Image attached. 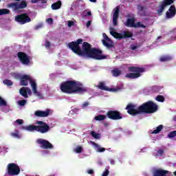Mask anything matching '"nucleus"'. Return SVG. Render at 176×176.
I'll return each instance as SVG.
<instances>
[{
  "label": "nucleus",
  "mask_w": 176,
  "mask_h": 176,
  "mask_svg": "<svg viewBox=\"0 0 176 176\" xmlns=\"http://www.w3.org/2000/svg\"><path fill=\"white\" fill-rule=\"evenodd\" d=\"M83 42V39L78 38L76 41H72L68 43V47L71 49L73 53L80 57H88L94 60H105L107 56L102 55V51L97 48H92L90 43ZM82 45V47H80Z\"/></svg>",
  "instance_id": "f257e3e1"
},
{
  "label": "nucleus",
  "mask_w": 176,
  "mask_h": 176,
  "mask_svg": "<svg viewBox=\"0 0 176 176\" xmlns=\"http://www.w3.org/2000/svg\"><path fill=\"white\" fill-rule=\"evenodd\" d=\"M136 108L137 106L135 104L129 103L126 105L125 109L127 111V113L131 116H137V115H140V113H155L158 109L157 104L151 100L143 103Z\"/></svg>",
  "instance_id": "f03ea898"
},
{
  "label": "nucleus",
  "mask_w": 176,
  "mask_h": 176,
  "mask_svg": "<svg viewBox=\"0 0 176 176\" xmlns=\"http://www.w3.org/2000/svg\"><path fill=\"white\" fill-rule=\"evenodd\" d=\"M60 89L63 93H66V94H74V93L83 94L87 91V87L76 80L63 82L60 84Z\"/></svg>",
  "instance_id": "7ed1b4c3"
},
{
  "label": "nucleus",
  "mask_w": 176,
  "mask_h": 176,
  "mask_svg": "<svg viewBox=\"0 0 176 176\" xmlns=\"http://www.w3.org/2000/svg\"><path fill=\"white\" fill-rule=\"evenodd\" d=\"M36 124H38V126L34 124L27 126L25 130H28V131H37L41 134H45L50 130V126L43 121H36Z\"/></svg>",
  "instance_id": "20e7f679"
},
{
  "label": "nucleus",
  "mask_w": 176,
  "mask_h": 176,
  "mask_svg": "<svg viewBox=\"0 0 176 176\" xmlns=\"http://www.w3.org/2000/svg\"><path fill=\"white\" fill-rule=\"evenodd\" d=\"M128 71L133 73H127L125 75V78H127L128 79H138V78H140L142 74H144L146 70L144 67L132 66L128 67Z\"/></svg>",
  "instance_id": "39448f33"
},
{
  "label": "nucleus",
  "mask_w": 176,
  "mask_h": 176,
  "mask_svg": "<svg viewBox=\"0 0 176 176\" xmlns=\"http://www.w3.org/2000/svg\"><path fill=\"white\" fill-rule=\"evenodd\" d=\"M20 79H21V86H28V80H30L32 90L34 94H35L38 97H41V96H42L41 93L38 92V91L36 90V82L34 81L31 78V77H30V76L23 75L21 76Z\"/></svg>",
  "instance_id": "423d86ee"
},
{
  "label": "nucleus",
  "mask_w": 176,
  "mask_h": 176,
  "mask_svg": "<svg viewBox=\"0 0 176 176\" xmlns=\"http://www.w3.org/2000/svg\"><path fill=\"white\" fill-rule=\"evenodd\" d=\"M6 174L11 176L19 175L20 174V166L16 163L8 164Z\"/></svg>",
  "instance_id": "0eeeda50"
},
{
  "label": "nucleus",
  "mask_w": 176,
  "mask_h": 176,
  "mask_svg": "<svg viewBox=\"0 0 176 176\" xmlns=\"http://www.w3.org/2000/svg\"><path fill=\"white\" fill-rule=\"evenodd\" d=\"M15 21L23 25L27 23H31V18L27 13H22L15 16Z\"/></svg>",
  "instance_id": "6e6552de"
},
{
  "label": "nucleus",
  "mask_w": 176,
  "mask_h": 176,
  "mask_svg": "<svg viewBox=\"0 0 176 176\" xmlns=\"http://www.w3.org/2000/svg\"><path fill=\"white\" fill-rule=\"evenodd\" d=\"M110 34L116 39H126L127 38H133V32L129 31H124L122 33L111 32Z\"/></svg>",
  "instance_id": "1a4fd4ad"
},
{
  "label": "nucleus",
  "mask_w": 176,
  "mask_h": 176,
  "mask_svg": "<svg viewBox=\"0 0 176 176\" xmlns=\"http://www.w3.org/2000/svg\"><path fill=\"white\" fill-rule=\"evenodd\" d=\"M174 1L175 0H164L160 3L159 8L157 10V13L160 16H162V13L164 12V9H166V6L170 5H173L174 3Z\"/></svg>",
  "instance_id": "9d476101"
},
{
  "label": "nucleus",
  "mask_w": 176,
  "mask_h": 176,
  "mask_svg": "<svg viewBox=\"0 0 176 176\" xmlns=\"http://www.w3.org/2000/svg\"><path fill=\"white\" fill-rule=\"evenodd\" d=\"M106 116H107V118L111 120H120V119H123L122 113L116 110H111L107 111Z\"/></svg>",
  "instance_id": "9b49d317"
},
{
  "label": "nucleus",
  "mask_w": 176,
  "mask_h": 176,
  "mask_svg": "<svg viewBox=\"0 0 176 176\" xmlns=\"http://www.w3.org/2000/svg\"><path fill=\"white\" fill-rule=\"evenodd\" d=\"M36 144L40 145L42 149H53L54 148L53 144H52V143L49 142V141L45 139H37Z\"/></svg>",
  "instance_id": "f8f14e48"
},
{
  "label": "nucleus",
  "mask_w": 176,
  "mask_h": 176,
  "mask_svg": "<svg viewBox=\"0 0 176 176\" xmlns=\"http://www.w3.org/2000/svg\"><path fill=\"white\" fill-rule=\"evenodd\" d=\"M18 58L23 65H28L30 63V56L25 52H19L17 53Z\"/></svg>",
  "instance_id": "ddd939ff"
},
{
  "label": "nucleus",
  "mask_w": 176,
  "mask_h": 176,
  "mask_svg": "<svg viewBox=\"0 0 176 176\" xmlns=\"http://www.w3.org/2000/svg\"><path fill=\"white\" fill-rule=\"evenodd\" d=\"M104 39L102 40V45H104L106 47H108L109 49L111 47H113V41L108 36L107 34L103 33L102 34Z\"/></svg>",
  "instance_id": "4468645a"
},
{
  "label": "nucleus",
  "mask_w": 176,
  "mask_h": 176,
  "mask_svg": "<svg viewBox=\"0 0 176 176\" xmlns=\"http://www.w3.org/2000/svg\"><path fill=\"white\" fill-rule=\"evenodd\" d=\"M34 115L37 118H47L50 115V109H47L45 111L41 110L36 111Z\"/></svg>",
  "instance_id": "2eb2a0df"
},
{
  "label": "nucleus",
  "mask_w": 176,
  "mask_h": 176,
  "mask_svg": "<svg viewBox=\"0 0 176 176\" xmlns=\"http://www.w3.org/2000/svg\"><path fill=\"white\" fill-rule=\"evenodd\" d=\"M176 14L175 6H170L168 11L166 12V19H173Z\"/></svg>",
  "instance_id": "dca6fc26"
},
{
  "label": "nucleus",
  "mask_w": 176,
  "mask_h": 176,
  "mask_svg": "<svg viewBox=\"0 0 176 176\" xmlns=\"http://www.w3.org/2000/svg\"><path fill=\"white\" fill-rule=\"evenodd\" d=\"M120 12V10L119 8V6L116 7V10L113 14V25H118V19H119V12Z\"/></svg>",
  "instance_id": "f3484780"
},
{
  "label": "nucleus",
  "mask_w": 176,
  "mask_h": 176,
  "mask_svg": "<svg viewBox=\"0 0 176 176\" xmlns=\"http://www.w3.org/2000/svg\"><path fill=\"white\" fill-rule=\"evenodd\" d=\"M97 87H98L100 90H104V91H113V89L109 88L103 82H100L99 85H97Z\"/></svg>",
  "instance_id": "a211bd4d"
},
{
  "label": "nucleus",
  "mask_w": 176,
  "mask_h": 176,
  "mask_svg": "<svg viewBox=\"0 0 176 176\" xmlns=\"http://www.w3.org/2000/svg\"><path fill=\"white\" fill-rule=\"evenodd\" d=\"M135 21V19H134V18L128 19L126 20V22L125 23L126 27H131V28H135V27H136Z\"/></svg>",
  "instance_id": "6ab92c4d"
},
{
  "label": "nucleus",
  "mask_w": 176,
  "mask_h": 176,
  "mask_svg": "<svg viewBox=\"0 0 176 176\" xmlns=\"http://www.w3.org/2000/svg\"><path fill=\"white\" fill-rule=\"evenodd\" d=\"M62 6L63 3H61V1H58L56 3H52L51 8L52 10H58V9H60Z\"/></svg>",
  "instance_id": "aec40b11"
},
{
  "label": "nucleus",
  "mask_w": 176,
  "mask_h": 176,
  "mask_svg": "<svg viewBox=\"0 0 176 176\" xmlns=\"http://www.w3.org/2000/svg\"><path fill=\"white\" fill-rule=\"evenodd\" d=\"M171 60H173V56H170V55H164L160 57V61H161V63H166L167 61H171Z\"/></svg>",
  "instance_id": "412c9836"
},
{
  "label": "nucleus",
  "mask_w": 176,
  "mask_h": 176,
  "mask_svg": "<svg viewBox=\"0 0 176 176\" xmlns=\"http://www.w3.org/2000/svg\"><path fill=\"white\" fill-rule=\"evenodd\" d=\"M91 144L95 146V148H97L96 151L99 152L100 153L102 152H105V148L104 147H100V145H98L97 143L94 142H91Z\"/></svg>",
  "instance_id": "4be33fe9"
},
{
  "label": "nucleus",
  "mask_w": 176,
  "mask_h": 176,
  "mask_svg": "<svg viewBox=\"0 0 176 176\" xmlns=\"http://www.w3.org/2000/svg\"><path fill=\"white\" fill-rule=\"evenodd\" d=\"M95 120L98 122H102V120H105L107 119V116L105 115H98L94 118Z\"/></svg>",
  "instance_id": "5701e85b"
},
{
  "label": "nucleus",
  "mask_w": 176,
  "mask_h": 176,
  "mask_svg": "<svg viewBox=\"0 0 176 176\" xmlns=\"http://www.w3.org/2000/svg\"><path fill=\"white\" fill-rule=\"evenodd\" d=\"M111 74H113V76L118 78V76L122 74V71L118 69H114L111 71Z\"/></svg>",
  "instance_id": "b1692460"
},
{
  "label": "nucleus",
  "mask_w": 176,
  "mask_h": 176,
  "mask_svg": "<svg viewBox=\"0 0 176 176\" xmlns=\"http://www.w3.org/2000/svg\"><path fill=\"white\" fill-rule=\"evenodd\" d=\"M91 137L95 138V140H100L101 138V134L96 133V131H92L90 132Z\"/></svg>",
  "instance_id": "393cba45"
},
{
  "label": "nucleus",
  "mask_w": 176,
  "mask_h": 176,
  "mask_svg": "<svg viewBox=\"0 0 176 176\" xmlns=\"http://www.w3.org/2000/svg\"><path fill=\"white\" fill-rule=\"evenodd\" d=\"M19 93L21 96L25 97V98H28V95L27 94V91H25V88L23 87L20 89Z\"/></svg>",
  "instance_id": "a878e982"
},
{
  "label": "nucleus",
  "mask_w": 176,
  "mask_h": 176,
  "mask_svg": "<svg viewBox=\"0 0 176 176\" xmlns=\"http://www.w3.org/2000/svg\"><path fill=\"white\" fill-rule=\"evenodd\" d=\"M161 130H163V125H159L156 129H155L153 132L152 134H159Z\"/></svg>",
  "instance_id": "bb28decb"
},
{
  "label": "nucleus",
  "mask_w": 176,
  "mask_h": 176,
  "mask_svg": "<svg viewBox=\"0 0 176 176\" xmlns=\"http://www.w3.org/2000/svg\"><path fill=\"white\" fill-rule=\"evenodd\" d=\"M9 13H10V10H9L8 9H1L0 10V16H2L3 14H9Z\"/></svg>",
  "instance_id": "cd10ccee"
},
{
  "label": "nucleus",
  "mask_w": 176,
  "mask_h": 176,
  "mask_svg": "<svg viewBox=\"0 0 176 176\" xmlns=\"http://www.w3.org/2000/svg\"><path fill=\"white\" fill-rule=\"evenodd\" d=\"M82 17H86V16H91V11H88V10H84L82 13Z\"/></svg>",
  "instance_id": "c85d7f7f"
},
{
  "label": "nucleus",
  "mask_w": 176,
  "mask_h": 176,
  "mask_svg": "<svg viewBox=\"0 0 176 176\" xmlns=\"http://www.w3.org/2000/svg\"><path fill=\"white\" fill-rule=\"evenodd\" d=\"M6 86H13V82L10 80L6 79L3 81Z\"/></svg>",
  "instance_id": "c756f323"
},
{
  "label": "nucleus",
  "mask_w": 176,
  "mask_h": 176,
  "mask_svg": "<svg viewBox=\"0 0 176 176\" xmlns=\"http://www.w3.org/2000/svg\"><path fill=\"white\" fill-rule=\"evenodd\" d=\"M155 100L158 101V102H164V96L158 95Z\"/></svg>",
  "instance_id": "7c9ffc66"
},
{
  "label": "nucleus",
  "mask_w": 176,
  "mask_h": 176,
  "mask_svg": "<svg viewBox=\"0 0 176 176\" xmlns=\"http://www.w3.org/2000/svg\"><path fill=\"white\" fill-rule=\"evenodd\" d=\"M8 103L6 102V101L0 96V107H6Z\"/></svg>",
  "instance_id": "2f4dec72"
},
{
  "label": "nucleus",
  "mask_w": 176,
  "mask_h": 176,
  "mask_svg": "<svg viewBox=\"0 0 176 176\" xmlns=\"http://www.w3.org/2000/svg\"><path fill=\"white\" fill-rule=\"evenodd\" d=\"M75 152H76V153H82V152H83V148L80 146H78L75 148Z\"/></svg>",
  "instance_id": "473e14b6"
},
{
  "label": "nucleus",
  "mask_w": 176,
  "mask_h": 176,
  "mask_svg": "<svg viewBox=\"0 0 176 176\" xmlns=\"http://www.w3.org/2000/svg\"><path fill=\"white\" fill-rule=\"evenodd\" d=\"M138 27H140V28H146V26L144 24H142L141 22H138L135 24V28H138Z\"/></svg>",
  "instance_id": "72a5a7b5"
},
{
  "label": "nucleus",
  "mask_w": 176,
  "mask_h": 176,
  "mask_svg": "<svg viewBox=\"0 0 176 176\" xmlns=\"http://www.w3.org/2000/svg\"><path fill=\"white\" fill-rule=\"evenodd\" d=\"M168 138H174L176 137V131H171L168 135Z\"/></svg>",
  "instance_id": "f704fd0d"
},
{
  "label": "nucleus",
  "mask_w": 176,
  "mask_h": 176,
  "mask_svg": "<svg viewBox=\"0 0 176 176\" xmlns=\"http://www.w3.org/2000/svg\"><path fill=\"white\" fill-rule=\"evenodd\" d=\"M11 137H14V138H20V135H19V131H16V133H11Z\"/></svg>",
  "instance_id": "c9c22d12"
},
{
  "label": "nucleus",
  "mask_w": 176,
  "mask_h": 176,
  "mask_svg": "<svg viewBox=\"0 0 176 176\" xmlns=\"http://www.w3.org/2000/svg\"><path fill=\"white\" fill-rule=\"evenodd\" d=\"M18 104L19 105H20V107H24V105L27 104V100H19L18 101Z\"/></svg>",
  "instance_id": "e433bc0d"
},
{
  "label": "nucleus",
  "mask_w": 176,
  "mask_h": 176,
  "mask_svg": "<svg viewBox=\"0 0 176 176\" xmlns=\"http://www.w3.org/2000/svg\"><path fill=\"white\" fill-rule=\"evenodd\" d=\"M144 9L146 10L147 9L146 7H144L142 5H138V12H142V11H144Z\"/></svg>",
  "instance_id": "4c0bfd02"
},
{
  "label": "nucleus",
  "mask_w": 176,
  "mask_h": 176,
  "mask_svg": "<svg viewBox=\"0 0 176 176\" xmlns=\"http://www.w3.org/2000/svg\"><path fill=\"white\" fill-rule=\"evenodd\" d=\"M44 45H45V47H46L47 49L50 48V46H52V43H50V41H47V40L45 41V43Z\"/></svg>",
  "instance_id": "58836bf2"
},
{
  "label": "nucleus",
  "mask_w": 176,
  "mask_h": 176,
  "mask_svg": "<svg viewBox=\"0 0 176 176\" xmlns=\"http://www.w3.org/2000/svg\"><path fill=\"white\" fill-rule=\"evenodd\" d=\"M89 105H90V103L89 102H85L82 104V109H85V108H87V107H89Z\"/></svg>",
  "instance_id": "ea45409f"
},
{
  "label": "nucleus",
  "mask_w": 176,
  "mask_h": 176,
  "mask_svg": "<svg viewBox=\"0 0 176 176\" xmlns=\"http://www.w3.org/2000/svg\"><path fill=\"white\" fill-rule=\"evenodd\" d=\"M109 175V170L108 169H105V170L102 173V176H108Z\"/></svg>",
  "instance_id": "a19ab883"
},
{
  "label": "nucleus",
  "mask_w": 176,
  "mask_h": 176,
  "mask_svg": "<svg viewBox=\"0 0 176 176\" xmlns=\"http://www.w3.org/2000/svg\"><path fill=\"white\" fill-rule=\"evenodd\" d=\"M25 90L27 94H32V92L31 91V89H30L29 87H25Z\"/></svg>",
  "instance_id": "79ce46f5"
},
{
  "label": "nucleus",
  "mask_w": 176,
  "mask_h": 176,
  "mask_svg": "<svg viewBox=\"0 0 176 176\" xmlns=\"http://www.w3.org/2000/svg\"><path fill=\"white\" fill-rule=\"evenodd\" d=\"M47 23H48V24H53V19L52 18H48L46 19Z\"/></svg>",
  "instance_id": "37998d69"
},
{
  "label": "nucleus",
  "mask_w": 176,
  "mask_h": 176,
  "mask_svg": "<svg viewBox=\"0 0 176 176\" xmlns=\"http://www.w3.org/2000/svg\"><path fill=\"white\" fill-rule=\"evenodd\" d=\"M16 123H18V124H23V123H24V121L21 119H18L16 120Z\"/></svg>",
  "instance_id": "c03bdc74"
},
{
  "label": "nucleus",
  "mask_w": 176,
  "mask_h": 176,
  "mask_svg": "<svg viewBox=\"0 0 176 176\" xmlns=\"http://www.w3.org/2000/svg\"><path fill=\"white\" fill-rule=\"evenodd\" d=\"M72 114L74 115V113H78L79 112V109H74L72 110Z\"/></svg>",
  "instance_id": "a18cd8bd"
},
{
  "label": "nucleus",
  "mask_w": 176,
  "mask_h": 176,
  "mask_svg": "<svg viewBox=\"0 0 176 176\" xmlns=\"http://www.w3.org/2000/svg\"><path fill=\"white\" fill-rule=\"evenodd\" d=\"M87 174H89L90 175H93V174H94V170H93V169H89L87 170Z\"/></svg>",
  "instance_id": "49530a36"
},
{
  "label": "nucleus",
  "mask_w": 176,
  "mask_h": 176,
  "mask_svg": "<svg viewBox=\"0 0 176 176\" xmlns=\"http://www.w3.org/2000/svg\"><path fill=\"white\" fill-rule=\"evenodd\" d=\"M74 21H69L68 23H67V25L68 27H72V25H74Z\"/></svg>",
  "instance_id": "de8ad7c7"
},
{
  "label": "nucleus",
  "mask_w": 176,
  "mask_h": 176,
  "mask_svg": "<svg viewBox=\"0 0 176 176\" xmlns=\"http://www.w3.org/2000/svg\"><path fill=\"white\" fill-rule=\"evenodd\" d=\"M90 25H91V21H88L86 24L87 28H90Z\"/></svg>",
  "instance_id": "09e8293b"
},
{
  "label": "nucleus",
  "mask_w": 176,
  "mask_h": 176,
  "mask_svg": "<svg viewBox=\"0 0 176 176\" xmlns=\"http://www.w3.org/2000/svg\"><path fill=\"white\" fill-rule=\"evenodd\" d=\"M163 153H164L163 149L160 148V149L158 150V153H159V155H160L161 156H162V155H163Z\"/></svg>",
  "instance_id": "8fccbe9b"
},
{
  "label": "nucleus",
  "mask_w": 176,
  "mask_h": 176,
  "mask_svg": "<svg viewBox=\"0 0 176 176\" xmlns=\"http://www.w3.org/2000/svg\"><path fill=\"white\" fill-rule=\"evenodd\" d=\"M39 28H42V25H38L35 26L34 30H39Z\"/></svg>",
  "instance_id": "3c124183"
},
{
  "label": "nucleus",
  "mask_w": 176,
  "mask_h": 176,
  "mask_svg": "<svg viewBox=\"0 0 176 176\" xmlns=\"http://www.w3.org/2000/svg\"><path fill=\"white\" fill-rule=\"evenodd\" d=\"M41 1V3H47V0H38Z\"/></svg>",
  "instance_id": "603ef678"
},
{
  "label": "nucleus",
  "mask_w": 176,
  "mask_h": 176,
  "mask_svg": "<svg viewBox=\"0 0 176 176\" xmlns=\"http://www.w3.org/2000/svg\"><path fill=\"white\" fill-rule=\"evenodd\" d=\"M137 46H135V45H133V46H132L131 47V50H135V49H137Z\"/></svg>",
  "instance_id": "864d4df0"
},
{
  "label": "nucleus",
  "mask_w": 176,
  "mask_h": 176,
  "mask_svg": "<svg viewBox=\"0 0 176 176\" xmlns=\"http://www.w3.org/2000/svg\"><path fill=\"white\" fill-rule=\"evenodd\" d=\"M110 163L111 164H113V165L115 164V160H111Z\"/></svg>",
  "instance_id": "5fc2aeb1"
},
{
  "label": "nucleus",
  "mask_w": 176,
  "mask_h": 176,
  "mask_svg": "<svg viewBox=\"0 0 176 176\" xmlns=\"http://www.w3.org/2000/svg\"><path fill=\"white\" fill-rule=\"evenodd\" d=\"M38 1H39V0H33L32 2L33 3H36V2H38Z\"/></svg>",
  "instance_id": "6e6d98bb"
},
{
  "label": "nucleus",
  "mask_w": 176,
  "mask_h": 176,
  "mask_svg": "<svg viewBox=\"0 0 176 176\" xmlns=\"http://www.w3.org/2000/svg\"><path fill=\"white\" fill-rule=\"evenodd\" d=\"M89 1H90V2H94V3L97 2V0H89Z\"/></svg>",
  "instance_id": "4d7b16f0"
},
{
  "label": "nucleus",
  "mask_w": 176,
  "mask_h": 176,
  "mask_svg": "<svg viewBox=\"0 0 176 176\" xmlns=\"http://www.w3.org/2000/svg\"><path fill=\"white\" fill-rule=\"evenodd\" d=\"M44 152H45V153H49L50 151H45Z\"/></svg>",
  "instance_id": "13d9d810"
},
{
  "label": "nucleus",
  "mask_w": 176,
  "mask_h": 176,
  "mask_svg": "<svg viewBox=\"0 0 176 176\" xmlns=\"http://www.w3.org/2000/svg\"><path fill=\"white\" fill-rule=\"evenodd\" d=\"M173 175L176 176V170L173 173Z\"/></svg>",
  "instance_id": "bf43d9fd"
},
{
  "label": "nucleus",
  "mask_w": 176,
  "mask_h": 176,
  "mask_svg": "<svg viewBox=\"0 0 176 176\" xmlns=\"http://www.w3.org/2000/svg\"><path fill=\"white\" fill-rule=\"evenodd\" d=\"M160 38H162V36H158L157 39H160Z\"/></svg>",
  "instance_id": "052dcab7"
},
{
  "label": "nucleus",
  "mask_w": 176,
  "mask_h": 176,
  "mask_svg": "<svg viewBox=\"0 0 176 176\" xmlns=\"http://www.w3.org/2000/svg\"><path fill=\"white\" fill-rule=\"evenodd\" d=\"M143 16H145V13L143 14Z\"/></svg>",
  "instance_id": "680f3d73"
}]
</instances>
